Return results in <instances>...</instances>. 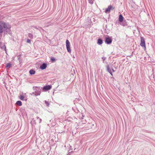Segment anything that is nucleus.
<instances>
[{"label": "nucleus", "instance_id": "nucleus-1", "mask_svg": "<svg viewBox=\"0 0 155 155\" xmlns=\"http://www.w3.org/2000/svg\"><path fill=\"white\" fill-rule=\"evenodd\" d=\"M10 28V25L8 23L4 22L0 23V36H2V34L3 32L4 34H7V33L11 34V32Z\"/></svg>", "mask_w": 155, "mask_h": 155}, {"label": "nucleus", "instance_id": "nucleus-2", "mask_svg": "<svg viewBox=\"0 0 155 155\" xmlns=\"http://www.w3.org/2000/svg\"><path fill=\"white\" fill-rule=\"evenodd\" d=\"M34 90L35 91V95L36 96L40 95L41 93V89L40 87H33Z\"/></svg>", "mask_w": 155, "mask_h": 155}, {"label": "nucleus", "instance_id": "nucleus-3", "mask_svg": "<svg viewBox=\"0 0 155 155\" xmlns=\"http://www.w3.org/2000/svg\"><path fill=\"white\" fill-rule=\"evenodd\" d=\"M104 41L106 44H110L112 42V39L110 37H108L105 38Z\"/></svg>", "mask_w": 155, "mask_h": 155}, {"label": "nucleus", "instance_id": "nucleus-4", "mask_svg": "<svg viewBox=\"0 0 155 155\" xmlns=\"http://www.w3.org/2000/svg\"><path fill=\"white\" fill-rule=\"evenodd\" d=\"M66 46L68 51L69 53H71V51L70 47V43L68 40H67L66 41Z\"/></svg>", "mask_w": 155, "mask_h": 155}, {"label": "nucleus", "instance_id": "nucleus-5", "mask_svg": "<svg viewBox=\"0 0 155 155\" xmlns=\"http://www.w3.org/2000/svg\"><path fill=\"white\" fill-rule=\"evenodd\" d=\"M140 45L143 47H145V41L144 38L143 37H141V42Z\"/></svg>", "mask_w": 155, "mask_h": 155}, {"label": "nucleus", "instance_id": "nucleus-6", "mask_svg": "<svg viewBox=\"0 0 155 155\" xmlns=\"http://www.w3.org/2000/svg\"><path fill=\"white\" fill-rule=\"evenodd\" d=\"M52 86L51 85H48L44 86L43 88V90L44 91H47L51 89Z\"/></svg>", "mask_w": 155, "mask_h": 155}, {"label": "nucleus", "instance_id": "nucleus-7", "mask_svg": "<svg viewBox=\"0 0 155 155\" xmlns=\"http://www.w3.org/2000/svg\"><path fill=\"white\" fill-rule=\"evenodd\" d=\"M47 67V64L45 63H43L42 64L40 65V68L41 70H44Z\"/></svg>", "mask_w": 155, "mask_h": 155}, {"label": "nucleus", "instance_id": "nucleus-8", "mask_svg": "<svg viewBox=\"0 0 155 155\" xmlns=\"http://www.w3.org/2000/svg\"><path fill=\"white\" fill-rule=\"evenodd\" d=\"M124 19V17H123L122 15L121 14H120L119 16V21L120 22H122Z\"/></svg>", "mask_w": 155, "mask_h": 155}, {"label": "nucleus", "instance_id": "nucleus-9", "mask_svg": "<svg viewBox=\"0 0 155 155\" xmlns=\"http://www.w3.org/2000/svg\"><path fill=\"white\" fill-rule=\"evenodd\" d=\"M111 8L112 6L111 5L109 6L108 8L106 9L105 12L107 13V12H110Z\"/></svg>", "mask_w": 155, "mask_h": 155}, {"label": "nucleus", "instance_id": "nucleus-10", "mask_svg": "<svg viewBox=\"0 0 155 155\" xmlns=\"http://www.w3.org/2000/svg\"><path fill=\"white\" fill-rule=\"evenodd\" d=\"M103 43V41L101 39V38H99L97 40V43L99 45H101Z\"/></svg>", "mask_w": 155, "mask_h": 155}, {"label": "nucleus", "instance_id": "nucleus-11", "mask_svg": "<svg viewBox=\"0 0 155 155\" xmlns=\"http://www.w3.org/2000/svg\"><path fill=\"white\" fill-rule=\"evenodd\" d=\"M107 71L111 75H113V74L111 72V70L109 69V65H107Z\"/></svg>", "mask_w": 155, "mask_h": 155}, {"label": "nucleus", "instance_id": "nucleus-12", "mask_svg": "<svg viewBox=\"0 0 155 155\" xmlns=\"http://www.w3.org/2000/svg\"><path fill=\"white\" fill-rule=\"evenodd\" d=\"M87 127L89 128H92V127L94 126V124L92 123H88L87 124Z\"/></svg>", "mask_w": 155, "mask_h": 155}, {"label": "nucleus", "instance_id": "nucleus-13", "mask_svg": "<svg viewBox=\"0 0 155 155\" xmlns=\"http://www.w3.org/2000/svg\"><path fill=\"white\" fill-rule=\"evenodd\" d=\"M29 73L31 75H33L35 73V71L31 69L29 71Z\"/></svg>", "mask_w": 155, "mask_h": 155}, {"label": "nucleus", "instance_id": "nucleus-14", "mask_svg": "<svg viewBox=\"0 0 155 155\" xmlns=\"http://www.w3.org/2000/svg\"><path fill=\"white\" fill-rule=\"evenodd\" d=\"M12 67V64L10 63H7L6 64V67L7 68H10Z\"/></svg>", "mask_w": 155, "mask_h": 155}, {"label": "nucleus", "instance_id": "nucleus-15", "mask_svg": "<svg viewBox=\"0 0 155 155\" xmlns=\"http://www.w3.org/2000/svg\"><path fill=\"white\" fill-rule=\"evenodd\" d=\"M16 104L19 106H21L22 105V103L21 101H17L16 103Z\"/></svg>", "mask_w": 155, "mask_h": 155}, {"label": "nucleus", "instance_id": "nucleus-16", "mask_svg": "<svg viewBox=\"0 0 155 155\" xmlns=\"http://www.w3.org/2000/svg\"><path fill=\"white\" fill-rule=\"evenodd\" d=\"M28 36L29 38H32L33 37V35L31 33H29L28 34Z\"/></svg>", "mask_w": 155, "mask_h": 155}, {"label": "nucleus", "instance_id": "nucleus-17", "mask_svg": "<svg viewBox=\"0 0 155 155\" xmlns=\"http://www.w3.org/2000/svg\"><path fill=\"white\" fill-rule=\"evenodd\" d=\"M84 116H82V117H81V120H82V124H85V122H86V120H85V121H84L83 120L84 119Z\"/></svg>", "mask_w": 155, "mask_h": 155}, {"label": "nucleus", "instance_id": "nucleus-18", "mask_svg": "<svg viewBox=\"0 0 155 155\" xmlns=\"http://www.w3.org/2000/svg\"><path fill=\"white\" fill-rule=\"evenodd\" d=\"M2 49H4L5 50H6V47L5 45H4L3 46H0Z\"/></svg>", "mask_w": 155, "mask_h": 155}, {"label": "nucleus", "instance_id": "nucleus-19", "mask_svg": "<svg viewBox=\"0 0 155 155\" xmlns=\"http://www.w3.org/2000/svg\"><path fill=\"white\" fill-rule=\"evenodd\" d=\"M19 98L20 100H23L24 98V97L23 96L21 95L19 97Z\"/></svg>", "mask_w": 155, "mask_h": 155}, {"label": "nucleus", "instance_id": "nucleus-20", "mask_svg": "<svg viewBox=\"0 0 155 155\" xmlns=\"http://www.w3.org/2000/svg\"><path fill=\"white\" fill-rule=\"evenodd\" d=\"M45 104L48 107L49 105V103H48V102L47 101H45Z\"/></svg>", "mask_w": 155, "mask_h": 155}, {"label": "nucleus", "instance_id": "nucleus-21", "mask_svg": "<svg viewBox=\"0 0 155 155\" xmlns=\"http://www.w3.org/2000/svg\"><path fill=\"white\" fill-rule=\"evenodd\" d=\"M37 119H39V123H41L42 121L41 119V118H39V117H37Z\"/></svg>", "mask_w": 155, "mask_h": 155}, {"label": "nucleus", "instance_id": "nucleus-22", "mask_svg": "<svg viewBox=\"0 0 155 155\" xmlns=\"http://www.w3.org/2000/svg\"><path fill=\"white\" fill-rule=\"evenodd\" d=\"M51 60L52 62H54L55 61V59L53 58H51Z\"/></svg>", "mask_w": 155, "mask_h": 155}, {"label": "nucleus", "instance_id": "nucleus-23", "mask_svg": "<svg viewBox=\"0 0 155 155\" xmlns=\"http://www.w3.org/2000/svg\"><path fill=\"white\" fill-rule=\"evenodd\" d=\"M106 59V58L105 57H102V59L103 60V63L104 62V61Z\"/></svg>", "mask_w": 155, "mask_h": 155}, {"label": "nucleus", "instance_id": "nucleus-24", "mask_svg": "<svg viewBox=\"0 0 155 155\" xmlns=\"http://www.w3.org/2000/svg\"><path fill=\"white\" fill-rule=\"evenodd\" d=\"M26 42L27 43H30L31 42V40L29 39H27Z\"/></svg>", "mask_w": 155, "mask_h": 155}, {"label": "nucleus", "instance_id": "nucleus-25", "mask_svg": "<svg viewBox=\"0 0 155 155\" xmlns=\"http://www.w3.org/2000/svg\"><path fill=\"white\" fill-rule=\"evenodd\" d=\"M112 71L113 72H114L115 71L113 68L112 69Z\"/></svg>", "mask_w": 155, "mask_h": 155}, {"label": "nucleus", "instance_id": "nucleus-26", "mask_svg": "<svg viewBox=\"0 0 155 155\" xmlns=\"http://www.w3.org/2000/svg\"><path fill=\"white\" fill-rule=\"evenodd\" d=\"M90 3H91V4H93V1H92V2L91 1H90Z\"/></svg>", "mask_w": 155, "mask_h": 155}, {"label": "nucleus", "instance_id": "nucleus-27", "mask_svg": "<svg viewBox=\"0 0 155 155\" xmlns=\"http://www.w3.org/2000/svg\"><path fill=\"white\" fill-rule=\"evenodd\" d=\"M20 56H18V60H19V59H20Z\"/></svg>", "mask_w": 155, "mask_h": 155}, {"label": "nucleus", "instance_id": "nucleus-28", "mask_svg": "<svg viewBox=\"0 0 155 155\" xmlns=\"http://www.w3.org/2000/svg\"><path fill=\"white\" fill-rule=\"evenodd\" d=\"M67 155H70V152L68 153L67 154Z\"/></svg>", "mask_w": 155, "mask_h": 155}, {"label": "nucleus", "instance_id": "nucleus-29", "mask_svg": "<svg viewBox=\"0 0 155 155\" xmlns=\"http://www.w3.org/2000/svg\"><path fill=\"white\" fill-rule=\"evenodd\" d=\"M33 94H34L35 95V92L32 93Z\"/></svg>", "mask_w": 155, "mask_h": 155}]
</instances>
